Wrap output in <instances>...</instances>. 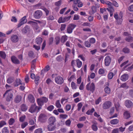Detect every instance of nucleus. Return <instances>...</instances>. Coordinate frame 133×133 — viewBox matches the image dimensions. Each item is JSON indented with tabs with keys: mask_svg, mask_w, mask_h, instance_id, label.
<instances>
[{
	"mask_svg": "<svg viewBox=\"0 0 133 133\" xmlns=\"http://www.w3.org/2000/svg\"><path fill=\"white\" fill-rule=\"evenodd\" d=\"M48 101V98L45 97H42L37 99L38 105L41 106H42L43 105L44 103H47Z\"/></svg>",
	"mask_w": 133,
	"mask_h": 133,
	"instance_id": "obj_1",
	"label": "nucleus"
},
{
	"mask_svg": "<svg viewBox=\"0 0 133 133\" xmlns=\"http://www.w3.org/2000/svg\"><path fill=\"white\" fill-rule=\"evenodd\" d=\"M86 89L92 92H93L95 90V87L94 83H93L89 82L86 85Z\"/></svg>",
	"mask_w": 133,
	"mask_h": 133,
	"instance_id": "obj_2",
	"label": "nucleus"
},
{
	"mask_svg": "<svg viewBox=\"0 0 133 133\" xmlns=\"http://www.w3.org/2000/svg\"><path fill=\"white\" fill-rule=\"evenodd\" d=\"M5 96H6V100L8 101H10L13 96V95L11 91L10 90H7L5 94L3 95L4 97Z\"/></svg>",
	"mask_w": 133,
	"mask_h": 133,
	"instance_id": "obj_3",
	"label": "nucleus"
},
{
	"mask_svg": "<svg viewBox=\"0 0 133 133\" xmlns=\"http://www.w3.org/2000/svg\"><path fill=\"white\" fill-rule=\"evenodd\" d=\"M41 108V107H38L36 104H34L32 105L29 111L31 113H33L35 111L38 112Z\"/></svg>",
	"mask_w": 133,
	"mask_h": 133,
	"instance_id": "obj_4",
	"label": "nucleus"
},
{
	"mask_svg": "<svg viewBox=\"0 0 133 133\" xmlns=\"http://www.w3.org/2000/svg\"><path fill=\"white\" fill-rule=\"evenodd\" d=\"M43 13L40 10L36 11L33 14L34 17L36 19H39L42 16Z\"/></svg>",
	"mask_w": 133,
	"mask_h": 133,
	"instance_id": "obj_5",
	"label": "nucleus"
},
{
	"mask_svg": "<svg viewBox=\"0 0 133 133\" xmlns=\"http://www.w3.org/2000/svg\"><path fill=\"white\" fill-rule=\"evenodd\" d=\"M76 25L74 24H70L69 25L67 28V32L69 34L72 33L73 30L76 27Z\"/></svg>",
	"mask_w": 133,
	"mask_h": 133,
	"instance_id": "obj_6",
	"label": "nucleus"
},
{
	"mask_svg": "<svg viewBox=\"0 0 133 133\" xmlns=\"http://www.w3.org/2000/svg\"><path fill=\"white\" fill-rule=\"evenodd\" d=\"M124 35L125 36H127L125 38L126 41L129 42H132L133 41V38L131 37L130 35L128 34L127 32H125L124 33Z\"/></svg>",
	"mask_w": 133,
	"mask_h": 133,
	"instance_id": "obj_7",
	"label": "nucleus"
},
{
	"mask_svg": "<svg viewBox=\"0 0 133 133\" xmlns=\"http://www.w3.org/2000/svg\"><path fill=\"white\" fill-rule=\"evenodd\" d=\"M124 104L126 107L129 108H132L133 105L132 102L129 100H126Z\"/></svg>",
	"mask_w": 133,
	"mask_h": 133,
	"instance_id": "obj_8",
	"label": "nucleus"
},
{
	"mask_svg": "<svg viewBox=\"0 0 133 133\" xmlns=\"http://www.w3.org/2000/svg\"><path fill=\"white\" fill-rule=\"evenodd\" d=\"M111 59L110 56H107L105 58L104 61L105 65L106 66H108L110 64Z\"/></svg>",
	"mask_w": 133,
	"mask_h": 133,
	"instance_id": "obj_9",
	"label": "nucleus"
},
{
	"mask_svg": "<svg viewBox=\"0 0 133 133\" xmlns=\"http://www.w3.org/2000/svg\"><path fill=\"white\" fill-rule=\"evenodd\" d=\"M55 79L56 82L57 84H61L63 82V78L61 76H58L56 77Z\"/></svg>",
	"mask_w": 133,
	"mask_h": 133,
	"instance_id": "obj_10",
	"label": "nucleus"
},
{
	"mask_svg": "<svg viewBox=\"0 0 133 133\" xmlns=\"http://www.w3.org/2000/svg\"><path fill=\"white\" fill-rule=\"evenodd\" d=\"M31 30L30 27L26 25L22 29V31L23 34L29 33L30 32Z\"/></svg>",
	"mask_w": 133,
	"mask_h": 133,
	"instance_id": "obj_11",
	"label": "nucleus"
},
{
	"mask_svg": "<svg viewBox=\"0 0 133 133\" xmlns=\"http://www.w3.org/2000/svg\"><path fill=\"white\" fill-rule=\"evenodd\" d=\"M111 105V103L110 101H107L103 104V108L104 109H108Z\"/></svg>",
	"mask_w": 133,
	"mask_h": 133,
	"instance_id": "obj_12",
	"label": "nucleus"
},
{
	"mask_svg": "<svg viewBox=\"0 0 133 133\" xmlns=\"http://www.w3.org/2000/svg\"><path fill=\"white\" fill-rule=\"evenodd\" d=\"M26 16H25L21 19L20 22L18 25V28L20 27L22 25L25 23L27 22V20L26 19Z\"/></svg>",
	"mask_w": 133,
	"mask_h": 133,
	"instance_id": "obj_13",
	"label": "nucleus"
},
{
	"mask_svg": "<svg viewBox=\"0 0 133 133\" xmlns=\"http://www.w3.org/2000/svg\"><path fill=\"white\" fill-rule=\"evenodd\" d=\"M11 40L12 42L16 43L19 40L18 36L15 35H12L11 37Z\"/></svg>",
	"mask_w": 133,
	"mask_h": 133,
	"instance_id": "obj_14",
	"label": "nucleus"
},
{
	"mask_svg": "<svg viewBox=\"0 0 133 133\" xmlns=\"http://www.w3.org/2000/svg\"><path fill=\"white\" fill-rule=\"evenodd\" d=\"M123 116L124 118L128 119L131 117L130 113L129 111H126L124 112Z\"/></svg>",
	"mask_w": 133,
	"mask_h": 133,
	"instance_id": "obj_15",
	"label": "nucleus"
},
{
	"mask_svg": "<svg viewBox=\"0 0 133 133\" xmlns=\"http://www.w3.org/2000/svg\"><path fill=\"white\" fill-rule=\"evenodd\" d=\"M46 119L45 116V114H41L39 116L38 120L39 121L43 122H44Z\"/></svg>",
	"mask_w": 133,
	"mask_h": 133,
	"instance_id": "obj_16",
	"label": "nucleus"
},
{
	"mask_svg": "<svg viewBox=\"0 0 133 133\" xmlns=\"http://www.w3.org/2000/svg\"><path fill=\"white\" fill-rule=\"evenodd\" d=\"M27 100L30 102L33 103L34 102L35 99L33 96L31 94H29L28 95Z\"/></svg>",
	"mask_w": 133,
	"mask_h": 133,
	"instance_id": "obj_17",
	"label": "nucleus"
},
{
	"mask_svg": "<svg viewBox=\"0 0 133 133\" xmlns=\"http://www.w3.org/2000/svg\"><path fill=\"white\" fill-rule=\"evenodd\" d=\"M128 78V75L127 74H125L122 75L121 77V79L123 81L127 80Z\"/></svg>",
	"mask_w": 133,
	"mask_h": 133,
	"instance_id": "obj_18",
	"label": "nucleus"
},
{
	"mask_svg": "<svg viewBox=\"0 0 133 133\" xmlns=\"http://www.w3.org/2000/svg\"><path fill=\"white\" fill-rule=\"evenodd\" d=\"M56 128L55 126L53 124H52L50 123L48 125V131H51L54 130Z\"/></svg>",
	"mask_w": 133,
	"mask_h": 133,
	"instance_id": "obj_19",
	"label": "nucleus"
},
{
	"mask_svg": "<svg viewBox=\"0 0 133 133\" xmlns=\"http://www.w3.org/2000/svg\"><path fill=\"white\" fill-rule=\"evenodd\" d=\"M49 121L50 124H54L56 121V119L55 117L51 116L49 118Z\"/></svg>",
	"mask_w": 133,
	"mask_h": 133,
	"instance_id": "obj_20",
	"label": "nucleus"
},
{
	"mask_svg": "<svg viewBox=\"0 0 133 133\" xmlns=\"http://www.w3.org/2000/svg\"><path fill=\"white\" fill-rule=\"evenodd\" d=\"M11 60L12 62L15 64H18L19 62L17 58L14 56H12L11 57Z\"/></svg>",
	"mask_w": 133,
	"mask_h": 133,
	"instance_id": "obj_21",
	"label": "nucleus"
},
{
	"mask_svg": "<svg viewBox=\"0 0 133 133\" xmlns=\"http://www.w3.org/2000/svg\"><path fill=\"white\" fill-rule=\"evenodd\" d=\"M21 81L19 79H17L16 81L14 83V85L15 87H17L19 85L21 84Z\"/></svg>",
	"mask_w": 133,
	"mask_h": 133,
	"instance_id": "obj_22",
	"label": "nucleus"
},
{
	"mask_svg": "<svg viewBox=\"0 0 133 133\" xmlns=\"http://www.w3.org/2000/svg\"><path fill=\"white\" fill-rule=\"evenodd\" d=\"M50 69V68L49 66L48 65H46L44 69L42 70L41 75H43V73L47 72Z\"/></svg>",
	"mask_w": 133,
	"mask_h": 133,
	"instance_id": "obj_23",
	"label": "nucleus"
},
{
	"mask_svg": "<svg viewBox=\"0 0 133 133\" xmlns=\"http://www.w3.org/2000/svg\"><path fill=\"white\" fill-rule=\"evenodd\" d=\"M105 4H106L108 6V8L109 9H114L112 6V4L111 3L108 1H105Z\"/></svg>",
	"mask_w": 133,
	"mask_h": 133,
	"instance_id": "obj_24",
	"label": "nucleus"
},
{
	"mask_svg": "<svg viewBox=\"0 0 133 133\" xmlns=\"http://www.w3.org/2000/svg\"><path fill=\"white\" fill-rule=\"evenodd\" d=\"M76 65L78 68H81L82 66V63L79 59H77L76 60Z\"/></svg>",
	"mask_w": 133,
	"mask_h": 133,
	"instance_id": "obj_25",
	"label": "nucleus"
},
{
	"mask_svg": "<svg viewBox=\"0 0 133 133\" xmlns=\"http://www.w3.org/2000/svg\"><path fill=\"white\" fill-rule=\"evenodd\" d=\"M21 98L22 97L21 96L18 95L15 98V102L17 103H19L21 101Z\"/></svg>",
	"mask_w": 133,
	"mask_h": 133,
	"instance_id": "obj_26",
	"label": "nucleus"
},
{
	"mask_svg": "<svg viewBox=\"0 0 133 133\" xmlns=\"http://www.w3.org/2000/svg\"><path fill=\"white\" fill-rule=\"evenodd\" d=\"M36 41L37 44L40 45L42 41V39L41 37H38L36 39Z\"/></svg>",
	"mask_w": 133,
	"mask_h": 133,
	"instance_id": "obj_27",
	"label": "nucleus"
},
{
	"mask_svg": "<svg viewBox=\"0 0 133 133\" xmlns=\"http://www.w3.org/2000/svg\"><path fill=\"white\" fill-rule=\"evenodd\" d=\"M119 122V120L117 119H116L111 120L110 123L112 124H117Z\"/></svg>",
	"mask_w": 133,
	"mask_h": 133,
	"instance_id": "obj_28",
	"label": "nucleus"
},
{
	"mask_svg": "<svg viewBox=\"0 0 133 133\" xmlns=\"http://www.w3.org/2000/svg\"><path fill=\"white\" fill-rule=\"evenodd\" d=\"M55 106L57 108H60L62 106L59 100H57L56 101Z\"/></svg>",
	"mask_w": 133,
	"mask_h": 133,
	"instance_id": "obj_29",
	"label": "nucleus"
},
{
	"mask_svg": "<svg viewBox=\"0 0 133 133\" xmlns=\"http://www.w3.org/2000/svg\"><path fill=\"white\" fill-rule=\"evenodd\" d=\"M71 87L73 89H76L77 88V86L76 84L73 82H72L71 83Z\"/></svg>",
	"mask_w": 133,
	"mask_h": 133,
	"instance_id": "obj_30",
	"label": "nucleus"
},
{
	"mask_svg": "<svg viewBox=\"0 0 133 133\" xmlns=\"http://www.w3.org/2000/svg\"><path fill=\"white\" fill-rule=\"evenodd\" d=\"M28 23L30 24L33 27H34L35 25L37 24V23L35 21H30L28 22Z\"/></svg>",
	"mask_w": 133,
	"mask_h": 133,
	"instance_id": "obj_31",
	"label": "nucleus"
},
{
	"mask_svg": "<svg viewBox=\"0 0 133 133\" xmlns=\"http://www.w3.org/2000/svg\"><path fill=\"white\" fill-rule=\"evenodd\" d=\"M68 39L67 36L65 35L63 36L61 38V42L63 43L65 42Z\"/></svg>",
	"mask_w": 133,
	"mask_h": 133,
	"instance_id": "obj_32",
	"label": "nucleus"
},
{
	"mask_svg": "<svg viewBox=\"0 0 133 133\" xmlns=\"http://www.w3.org/2000/svg\"><path fill=\"white\" fill-rule=\"evenodd\" d=\"M92 12H90V14H92L95 12L96 11V8L94 6H92L91 8Z\"/></svg>",
	"mask_w": 133,
	"mask_h": 133,
	"instance_id": "obj_33",
	"label": "nucleus"
},
{
	"mask_svg": "<svg viewBox=\"0 0 133 133\" xmlns=\"http://www.w3.org/2000/svg\"><path fill=\"white\" fill-rule=\"evenodd\" d=\"M104 91L105 93L108 94H109L111 92L110 88L108 87H106L104 89Z\"/></svg>",
	"mask_w": 133,
	"mask_h": 133,
	"instance_id": "obj_34",
	"label": "nucleus"
},
{
	"mask_svg": "<svg viewBox=\"0 0 133 133\" xmlns=\"http://www.w3.org/2000/svg\"><path fill=\"white\" fill-rule=\"evenodd\" d=\"M0 56L3 58L4 59L6 57V55L4 52L0 51Z\"/></svg>",
	"mask_w": 133,
	"mask_h": 133,
	"instance_id": "obj_35",
	"label": "nucleus"
},
{
	"mask_svg": "<svg viewBox=\"0 0 133 133\" xmlns=\"http://www.w3.org/2000/svg\"><path fill=\"white\" fill-rule=\"evenodd\" d=\"M115 104L116 110L117 111H118L120 109V104L118 103H117V104Z\"/></svg>",
	"mask_w": 133,
	"mask_h": 133,
	"instance_id": "obj_36",
	"label": "nucleus"
},
{
	"mask_svg": "<svg viewBox=\"0 0 133 133\" xmlns=\"http://www.w3.org/2000/svg\"><path fill=\"white\" fill-rule=\"evenodd\" d=\"M43 130L42 128H39L36 129L34 132V133H42Z\"/></svg>",
	"mask_w": 133,
	"mask_h": 133,
	"instance_id": "obj_37",
	"label": "nucleus"
},
{
	"mask_svg": "<svg viewBox=\"0 0 133 133\" xmlns=\"http://www.w3.org/2000/svg\"><path fill=\"white\" fill-rule=\"evenodd\" d=\"M14 78L13 77H10L7 79V81L8 83H11L14 81Z\"/></svg>",
	"mask_w": 133,
	"mask_h": 133,
	"instance_id": "obj_38",
	"label": "nucleus"
},
{
	"mask_svg": "<svg viewBox=\"0 0 133 133\" xmlns=\"http://www.w3.org/2000/svg\"><path fill=\"white\" fill-rule=\"evenodd\" d=\"M117 20L118 24H121L122 23L123 21L122 17L121 16V17H119L118 18Z\"/></svg>",
	"mask_w": 133,
	"mask_h": 133,
	"instance_id": "obj_39",
	"label": "nucleus"
},
{
	"mask_svg": "<svg viewBox=\"0 0 133 133\" xmlns=\"http://www.w3.org/2000/svg\"><path fill=\"white\" fill-rule=\"evenodd\" d=\"M107 9L110 12V17H112L113 14V12L114 11V9H110L109 8H107Z\"/></svg>",
	"mask_w": 133,
	"mask_h": 133,
	"instance_id": "obj_40",
	"label": "nucleus"
},
{
	"mask_svg": "<svg viewBox=\"0 0 133 133\" xmlns=\"http://www.w3.org/2000/svg\"><path fill=\"white\" fill-rule=\"evenodd\" d=\"M114 75L113 74L112 72H110L108 75V77L109 79H111L113 78Z\"/></svg>",
	"mask_w": 133,
	"mask_h": 133,
	"instance_id": "obj_41",
	"label": "nucleus"
},
{
	"mask_svg": "<svg viewBox=\"0 0 133 133\" xmlns=\"http://www.w3.org/2000/svg\"><path fill=\"white\" fill-rule=\"evenodd\" d=\"M75 79V75H72L69 78L68 77V80L70 82H71L72 81L74 80Z\"/></svg>",
	"mask_w": 133,
	"mask_h": 133,
	"instance_id": "obj_42",
	"label": "nucleus"
},
{
	"mask_svg": "<svg viewBox=\"0 0 133 133\" xmlns=\"http://www.w3.org/2000/svg\"><path fill=\"white\" fill-rule=\"evenodd\" d=\"M21 109L22 111H25L27 110V108L26 106L25 105L23 104L21 106Z\"/></svg>",
	"mask_w": 133,
	"mask_h": 133,
	"instance_id": "obj_43",
	"label": "nucleus"
},
{
	"mask_svg": "<svg viewBox=\"0 0 133 133\" xmlns=\"http://www.w3.org/2000/svg\"><path fill=\"white\" fill-rule=\"evenodd\" d=\"M55 39L56 44H58L60 40V37L59 36H57L55 38Z\"/></svg>",
	"mask_w": 133,
	"mask_h": 133,
	"instance_id": "obj_44",
	"label": "nucleus"
},
{
	"mask_svg": "<svg viewBox=\"0 0 133 133\" xmlns=\"http://www.w3.org/2000/svg\"><path fill=\"white\" fill-rule=\"evenodd\" d=\"M84 45L86 47L88 48H89L91 46L90 43L88 41H85L84 42Z\"/></svg>",
	"mask_w": 133,
	"mask_h": 133,
	"instance_id": "obj_45",
	"label": "nucleus"
},
{
	"mask_svg": "<svg viewBox=\"0 0 133 133\" xmlns=\"http://www.w3.org/2000/svg\"><path fill=\"white\" fill-rule=\"evenodd\" d=\"M29 56L32 57H34L35 56V54L32 51H30L29 53Z\"/></svg>",
	"mask_w": 133,
	"mask_h": 133,
	"instance_id": "obj_46",
	"label": "nucleus"
},
{
	"mask_svg": "<svg viewBox=\"0 0 133 133\" xmlns=\"http://www.w3.org/2000/svg\"><path fill=\"white\" fill-rule=\"evenodd\" d=\"M2 133H8L9 131L6 127L4 128L2 131Z\"/></svg>",
	"mask_w": 133,
	"mask_h": 133,
	"instance_id": "obj_47",
	"label": "nucleus"
},
{
	"mask_svg": "<svg viewBox=\"0 0 133 133\" xmlns=\"http://www.w3.org/2000/svg\"><path fill=\"white\" fill-rule=\"evenodd\" d=\"M105 70L104 69L101 68L99 70L98 73L100 74H104Z\"/></svg>",
	"mask_w": 133,
	"mask_h": 133,
	"instance_id": "obj_48",
	"label": "nucleus"
},
{
	"mask_svg": "<svg viewBox=\"0 0 133 133\" xmlns=\"http://www.w3.org/2000/svg\"><path fill=\"white\" fill-rule=\"evenodd\" d=\"M54 108V106L53 105H50L47 108V109L50 111H52Z\"/></svg>",
	"mask_w": 133,
	"mask_h": 133,
	"instance_id": "obj_49",
	"label": "nucleus"
},
{
	"mask_svg": "<svg viewBox=\"0 0 133 133\" xmlns=\"http://www.w3.org/2000/svg\"><path fill=\"white\" fill-rule=\"evenodd\" d=\"M121 87L125 89H127L128 88V86L127 85L126 83L122 84L121 86Z\"/></svg>",
	"mask_w": 133,
	"mask_h": 133,
	"instance_id": "obj_50",
	"label": "nucleus"
},
{
	"mask_svg": "<svg viewBox=\"0 0 133 133\" xmlns=\"http://www.w3.org/2000/svg\"><path fill=\"white\" fill-rule=\"evenodd\" d=\"M37 127V125H36L30 127H29V130L30 131H32L35 128Z\"/></svg>",
	"mask_w": 133,
	"mask_h": 133,
	"instance_id": "obj_51",
	"label": "nucleus"
},
{
	"mask_svg": "<svg viewBox=\"0 0 133 133\" xmlns=\"http://www.w3.org/2000/svg\"><path fill=\"white\" fill-rule=\"evenodd\" d=\"M39 78V77L38 76H36L35 77V82L36 84H38V83Z\"/></svg>",
	"mask_w": 133,
	"mask_h": 133,
	"instance_id": "obj_52",
	"label": "nucleus"
},
{
	"mask_svg": "<svg viewBox=\"0 0 133 133\" xmlns=\"http://www.w3.org/2000/svg\"><path fill=\"white\" fill-rule=\"evenodd\" d=\"M15 120L14 119L11 118L9 120V124L10 125H12L13 123L15 122Z\"/></svg>",
	"mask_w": 133,
	"mask_h": 133,
	"instance_id": "obj_53",
	"label": "nucleus"
},
{
	"mask_svg": "<svg viewBox=\"0 0 133 133\" xmlns=\"http://www.w3.org/2000/svg\"><path fill=\"white\" fill-rule=\"evenodd\" d=\"M92 130L94 131H96L98 129L96 125L94 124H93L92 125Z\"/></svg>",
	"mask_w": 133,
	"mask_h": 133,
	"instance_id": "obj_54",
	"label": "nucleus"
},
{
	"mask_svg": "<svg viewBox=\"0 0 133 133\" xmlns=\"http://www.w3.org/2000/svg\"><path fill=\"white\" fill-rule=\"evenodd\" d=\"M71 121L70 119H68L65 122V124L68 126H69L70 125Z\"/></svg>",
	"mask_w": 133,
	"mask_h": 133,
	"instance_id": "obj_55",
	"label": "nucleus"
},
{
	"mask_svg": "<svg viewBox=\"0 0 133 133\" xmlns=\"http://www.w3.org/2000/svg\"><path fill=\"white\" fill-rule=\"evenodd\" d=\"M28 124V123L27 122H25L23 123L21 125L22 128H24Z\"/></svg>",
	"mask_w": 133,
	"mask_h": 133,
	"instance_id": "obj_56",
	"label": "nucleus"
},
{
	"mask_svg": "<svg viewBox=\"0 0 133 133\" xmlns=\"http://www.w3.org/2000/svg\"><path fill=\"white\" fill-rule=\"evenodd\" d=\"M60 116V118L63 119H65L68 117V116L66 114H61Z\"/></svg>",
	"mask_w": 133,
	"mask_h": 133,
	"instance_id": "obj_57",
	"label": "nucleus"
},
{
	"mask_svg": "<svg viewBox=\"0 0 133 133\" xmlns=\"http://www.w3.org/2000/svg\"><path fill=\"white\" fill-rule=\"evenodd\" d=\"M58 22L59 23L64 22V18H63L62 17H60L59 19Z\"/></svg>",
	"mask_w": 133,
	"mask_h": 133,
	"instance_id": "obj_58",
	"label": "nucleus"
},
{
	"mask_svg": "<svg viewBox=\"0 0 133 133\" xmlns=\"http://www.w3.org/2000/svg\"><path fill=\"white\" fill-rule=\"evenodd\" d=\"M72 7L73 9L75 11H77L78 10V9L77 7V5L75 4H73Z\"/></svg>",
	"mask_w": 133,
	"mask_h": 133,
	"instance_id": "obj_59",
	"label": "nucleus"
},
{
	"mask_svg": "<svg viewBox=\"0 0 133 133\" xmlns=\"http://www.w3.org/2000/svg\"><path fill=\"white\" fill-rule=\"evenodd\" d=\"M101 97H99L95 101V103L96 104H98L101 102Z\"/></svg>",
	"mask_w": 133,
	"mask_h": 133,
	"instance_id": "obj_60",
	"label": "nucleus"
},
{
	"mask_svg": "<svg viewBox=\"0 0 133 133\" xmlns=\"http://www.w3.org/2000/svg\"><path fill=\"white\" fill-rule=\"evenodd\" d=\"M71 17V16H69L68 17H65L64 18V22H67L69 20Z\"/></svg>",
	"mask_w": 133,
	"mask_h": 133,
	"instance_id": "obj_61",
	"label": "nucleus"
},
{
	"mask_svg": "<svg viewBox=\"0 0 133 133\" xmlns=\"http://www.w3.org/2000/svg\"><path fill=\"white\" fill-rule=\"evenodd\" d=\"M123 51L125 53H128L129 52V49L127 48H124Z\"/></svg>",
	"mask_w": 133,
	"mask_h": 133,
	"instance_id": "obj_62",
	"label": "nucleus"
},
{
	"mask_svg": "<svg viewBox=\"0 0 133 133\" xmlns=\"http://www.w3.org/2000/svg\"><path fill=\"white\" fill-rule=\"evenodd\" d=\"M82 106V104L81 103H78L77 105L78 110H79L81 109Z\"/></svg>",
	"mask_w": 133,
	"mask_h": 133,
	"instance_id": "obj_63",
	"label": "nucleus"
},
{
	"mask_svg": "<svg viewBox=\"0 0 133 133\" xmlns=\"http://www.w3.org/2000/svg\"><path fill=\"white\" fill-rule=\"evenodd\" d=\"M129 94L130 96L133 98V90H130L129 91Z\"/></svg>",
	"mask_w": 133,
	"mask_h": 133,
	"instance_id": "obj_64",
	"label": "nucleus"
}]
</instances>
